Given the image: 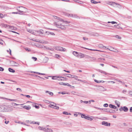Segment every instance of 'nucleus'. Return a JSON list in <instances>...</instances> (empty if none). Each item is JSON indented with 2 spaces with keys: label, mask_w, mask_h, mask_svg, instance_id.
<instances>
[{
  "label": "nucleus",
  "mask_w": 132,
  "mask_h": 132,
  "mask_svg": "<svg viewBox=\"0 0 132 132\" xmlns=\"http://www.w3.org/2000/svg\"><path fill=\"white\" fill-rule=\"evenodd\" d=\"M80 114H81V116L82 118H84V117H85V115L84 114H81V113H80Z\"/></svg>",
  "instance_id": "53"
},
{
  "label": "nucleus",
  "mask_w": 132,
  "mask_h": 132,
  "mask_svg": "<svg viewBox=\"0 0 132 132\" xmlns=\"http://www.w3.org/2000/svg\"><path fill=\"white\" fill-rule=\"evenodd\" d=\"M1 112H3V105H1Z\"/></svg>",
  "instance_id": "45"
},
{
  "label": "nucleus",
  "mask_w": 132,
  "mask_h": 132,
  "mask_svg": "<svg viewBox=\"0 0 132 132\" xmlns=\"http://www.w3.org/2000/svg\"><path fill=\"white\" fill-rule=\"evenodd\" d=\"M86 118L88 120H89L90 121H92L93 120V119L92 118L89 117L88 116Z\"/></svg>",
  "instance_id": "39"
},
{
  "label": "nucleus",
  "mask_w": 132,
  "mask_h": 132,
  "mask_svg": "<svg viewBox=\"0 0 132 132\" xmlns=\"http://www.w3.org/2000/svg\"><path fill=\"white\" fill-rule=\"evenodd\" d=\"M45 131L46 132H53V130L50 128H46Z\"/></svg>",
  "instance_id": "16"
},
{
  "label": "nucleus",
  "mask_w": 132,
  "mask_h": 132,
  "mask_svg": "<svg viewBox=\"0 0 132 132\" xmlns=\"http://www.w3.org/2000/svg\"><path fill=\"white\" fill-rule=\"evenodd\" d=\"M87 58L89 59L90 60L92 61H94L96 60V58L94 57H91L90 56H87Z\"/></svg>",
  "instance_id": "7"
},
{
  "label": "nucleus",
  "mask_w": 132,
  "mask_h": 132,
  "mask_svg": "<svg viewBox=\"0 0 132 132\" xmlns=\"http://www.w3.org/2000/svg\"><path fill=\"white\" fill-rule=\"evenodd\" d=\"M25 50L27 51H28V52H30V51L31 50H30V49H29L28 48H25Z\"/></svg>",
  "instance_id": "48"
},
{
  "label": "nucleus",
  "mask_w": 132,
  "mask_h": 132,
  "mask_svg": "<svg viewBox=\"0 0 132 132\" xmlns=\"http://www.w3.org/2000/svg\"><path fill=\"white\" fill-rule=\"evenodd\" d=\"M75 2H76L79 3L80 4H82L83 3V2L78 0H76Z\"/></svg>",
  "instance_id": "40"
},
{
  "label": "nucleus",
  "mask_w": 132,
  "mask_h": 132,
  "mask_svg": "<svg viewBox=\"0 0 132 132\" xmlns=\"http://www.w3.org/2000/svg\"><path fill=\"white\" fill-rule=\"evenodd\" d=\"M63 77H58V80L64 81V79H63Z\"/></svg>",
  "instance_id": "31"
},
{
  "label": "nucleus",
  "mask_w": 132,
  "mask_h": 132,
  "mask_svg": "<svg viewBox=\"0 0 132 132\" xmlns=\"http://www.w3.org/2000/svg\"><path fill=\"white\" fill-rule=\"evenodd\" d=\"M69 75L70 76H72V75H71L70 74H64V76H65L67 77H70V78H71V76H69Z\"/></svg>",
  "instance_id": "32"
},
{
  "label": "nucleus",
  "mask_w": 132,
  "mask_h": 132,
  "mask_svg": "<svg viewBox=\"0 0 132 132\" xmlns=\"http://www.w3.org/2000/svg\"><path fill=\"white\" fill-rule=\"evenodd\" d=\"M65 24L64 23H63L62 25H61L59 27H58V28H60L61 29H65Z\"/></svg>",
  "instance_id": "9"
},
{
  "label": "nucleus",
  "mask_w": 132,
  "mask_h": 132,
  "mask_svg": "<svg viewBox=\"0 0 132 132\" xmlns=\"http://www.w3.org/2000/svg\"><path fill=\"white\" fill-rule=\"evenodd\" d=\"M3 112H10L13 110L11 107L5 105H3Z\"/></svg>",
  "instance_id": "2"
},
{
  "label": "nucleus",
  "mask_w": 132,
  "mask_h": 132,
  "mask_svg": "<svg viewBox=\"0 0 132 132\" xmlns=\"http://www.w3.org/2000/svg\"><path fill=\"white\" fill-rule=\"evenodd\" d=\"M55 106V105L52 104H50V105H49L48 106L49 107H50V108H53V107L54 106Z\"/></svg>",
  "instance_id": "43"
},
{
  "label": "nucleus",
  "mask_w": 132,
  "mask_h": 132,
  "mask_svg": "<svg viewBox=\"0 0 132 132\" xmlns=\"http://www.w3.org/2000/svg\"><path fill=\"white\" fill-rule=\"evenodd\" d=\"M122 110H123L124 112H127L128 110V108L126 106H124L122 107Z\"/></svg>",
  "instance_id": "11"
},
{
  "label": "nucleus",
  "mask_w": 132,
  "mask_h": 132,
  "mask_svg": "<svg viewBox=\"0 0 132 132\" xmlns=\"http://www.w3.org/2000/svg\"><path fill=\"white\" fill-rule=\"evenodd\" d=\"M55 55L56 57L57 58H59V57H60V56L59 55L56 54Z\"/></svg>",
  "instance_id": "62"
},
{
  "label": "nucleus",
  "mask_w": 132,
  "mask_h": 132,
  "mask_svg": "<svg viewBox=\"0 0 132 132\" xmlns=\"http://www.w3.org/2000/svg\"><path fill=\"white\" fill-rule=\"evenodd\" d=\"M9 100L10 101H17V100L16 99H9Z\"/></svg>",
  "instance_id": "51"
},
{
  "label": "nucleus",
  "mask_w": 132,
  "mask_h": 132,
  "mask_svg": "<svg viewBox=\"0 0 132 132\" xmlns=\"http://www.w3.org/2000/svg\"><path fill=\"white\" fill-rule=\"evenodd\" d=\"M115 103L117 105L118 107H119L120 105V102L117 100H115Z\"/></svg>",
  "instance_id": "19"
},
{
  "label": "nucleus",
  "mask_w": 132,
  "mask_h": 132,
  "mask_svg": "<svg viewBox=\"0 0 132 132\" xmlns=\"http://www.w3.org/2000/svg\"><path fill=\"white\" fill-rule=\"evenodd\" d=\"M20 7L22 8V9H21V10H23V11H24V12H26V10H27V9L26 8L23 7H22V6H19L17 8H20Z\"/></svg>",
  "instance_id": "18"
},
{
  "label": "nucleus",
  "mask_w": 132,
  "mask_h": 132,
  "mask_svg": "<svg viewBox=\"0 0 132 132\" xmlns=\"http://www.w3.org/2000/svg\"><path fill=\"white\" fill-rule=\"evenodd\" d=\"M44 101L46 103H52V102H50L49 101L47 100H45Z\"/></svg>",
  "instance_id": "38"
},
{
  "label": "nucleus",
  "mask_w": 132,
  "mask_h": 132,
  "mask_svg": "<svg viewBox=\"0 0 132 132\" xmlns=\"http://www.w3.org/2000/svg\"><path fill=\"white\" fill-rule=\"evenodd\" d=\"M4 27L7 28H10V26L9 25L4 24L3 25Z\"/></svg>",
  "instance_id": "30"
},
{
  "label": "nucleus",
  "mask_w": 132,
  "mask_h": 132,
  "mask_svg": "<svg viewBox=\"0 0 132 132\" xmlns=\"http://www.w3.org/2000/svg\"><path fill=\"white\" fill-rule=\"evenodd\" d=\"M63 47H58L57 48H56V49L57 50H59L61 51H62L63 49Z\"/></svg>",
  "instance_id": "29"
},
{
  "label": "nucleus",
  "mask_w": 132,
  "mask_h": 132,
  "mask_svg": "<svg viewBox=\"0 0 132 132\" xmlns=\"http://www.w3.org/2000/svg\"><path fill=\"white\" fill-rule=\"evenodd\" d=\"M98 47L100 48H103L104 49L106 48V47L105 46H104L102 44H100L98 45Z\"/></svg>",
  "instance_id": "17"
},
{
  "label": "nucleus",
  "mask_w": 132,
  "mask_h": 132,
  "mask_svg": "<svg viewBox=\"0 0 132 132\" xmlns=\"http://www.w3.org/2000/svg\"><path fill=\"white\" fill-rule=\"evenodd\" d=\"M64 21L62 19H60L56 22L54 23V25L56 26L57 28L59 27L63 23H64Z\"/></svg>",
  "instance_id": "1"
},
{
  "label": "nucleus",
  "mask_w": 132,
  "mask_h": 132,
  "mask_svg": "<svg viewBox=\"0 0 132 132\" xmlns=\"http://www.w3.org/2000/svg\"><path fill=\"white\" fill-rule=\"evenodd\" d=\"M73 78H74L76 80H78L79 79L78 78V77L76 76H74Z\"/></svg>",
  "instance_id": "42"
},
{
  "label": "nucleus",
  "mask_w": 132,
  "mask_h": 132,
  "mask_svg": "<svg viewBox=\"0 0 132 132\" xmlns=\"http://www.w3.org/2000/svg\"><path fill=\"white\" fill-rule=\"evenodd\" d=\"M110 5H112L115 7H118V6H119L120 7H121V6L119 4L116 3L114 2H110Z\"/></svg>",
  "instance_id": "3"
},
{
  "label": "nucleus",
  "mask_w": 132,
  "mask_h": 132,
  "mask_svg": "<svg viewBox=\"0 0 132 132\" xmlns=\"http://www.w3.org/2000/svg\"><path fill=\"white\" fill-rule=\"evenodd\" d=\"M38 128L40 130H43L45 131L46 129V128H43V127H41L40 126Z\"/></svg>",
  "instance_id": "26"
},
{
  "label": "nucleus",
  "mask_w": 132,
  "mask_h": 132,
  "mask_svg": "<svg viewBox=\"0 0 132 132\" xmlns=\"http://www.w3.org/2000/svg\"><path fill=\"white\" fill-rule=\"evenodd\" d=\"M59 94H65V93L64 92H59Z\"/></svg>",
  "instance_id": "61"
},
{
  "label": "nucleus",
  "mask_w": 132,
  "mask_h": 132,
  "mask_svg": "<svg viewBox=\"0 0 132 132\" xmlns=\"http://www.w3.org/2000/svg\"><path fill=\"white\" fill-rule=\"evenodd\" d=\"M98 109H99L100 110H103V111L105 112H107V110H109V109H101L100 108H98Z\"/></svg>",
  "instance_id": "33"
},
{
  "label": "nucleus",
  "mask_w": 132,
  "mask_h": 132,
  "mask_svg": "<svg viewBox=\"0 0 132 132\" xmlns=\"http://www.w3.org/2000/svg\"><path fill=\"white\" fill-rule=\"evenodd\" d=\"M31 123H33V124H37L38 125H39V122H34L32 121L31 122Z\"/></svg>",
  "instance_id": "37"
},
{
  "label": "nucleus",
  "mask_w": 132,
  "mask_h": 132,
  "mask_svg": "<svg viewBox=\"0 0 132 132\" xmlns=\"http://www.w3.org/2000/svg\"><path fill=\"white\" fill-rule=\"evenodd\" d=\"M32 40L34 41L39 42L41 43H46V42L43 40H39L38 39H32Z\"/></svg>",
  "instance_id": "4"
},
{
  "label": "nucleus",
  "mask_w": 132,
  "mask_h": 132,
  "mask_svg": "<svg viewBox=\"0 0 132 132\" xmlns=\"http://www.w3.org/2000/svg\"><path fill=\"white\" fill-rule=\"evenodd\" d=\"M48 57H45L44 59V60H45L46 61H45V63H46L47 62V61H48Z\"/></svg>",
  "instance_id": "44"
},
{
  "label": "nucleus",
  "mask_w": 132,
  "mask_h": 132,
  "mask_svg": "<svg viewBox=\"0 0 132 132\" xmlns=\"http://www.w3.org/2000/svg\"><path fill=\"white\" fill-rule=\"evenodd\" d=\"M115 111L114 110L111 109H109V110H107V112H110L111 113H114Z\"/></svg>",
  "instance_id": "10"
},
{
  "label": "nucleus",
  "mask_w": 132,
  "mask_h": 132,
  "mask_svg": "<svg viewBox=\"0 0 132 132\" xmlns=\"http://www.w3.org/2000/svg\"><path fill=\"white\" fill-rule=\"evenodd\" d=\"M91 2L92 3L94 4H96L98 3V2H97L93 0H91Z\"/></svg>",
  "instance_id": "35"
},
{
  "label": "nucleus",
  "mask_w": 132,
  "mask_h": 132,
  "mask_svg": "<svg viewBox=\"0 0 132 132\" xmlns=\"http://www.w3.org/2000/svg\"><path fill=\"white\" fill-rule=\"evenodd\" d=\"M109 106L110 108L112 109H116L117 108V107L116 106L111 104H109Z\"/></svg>",
  "instance_id": "12"
},
{
  "label": "nucleus",
  "mask_w": 132,
  "mask_h": 132,
  "mask_svg": "<svg viewBox=\"0 0 132 132\" xmlns=\"http://www.w3.org/2000/svg\"><path fill=\"white\" fill-rule=\"evenodd\" d=\"M110 49H109V48H107V49L109 50L115 52H119L118 51L117 49H115L114 48L112 47L111 46H110Z\"/></svg>",
  "instance_id": "5"
},
{
  "label": "nucleus",
  "mask_w": 132,
  "mask_h": 132,
  "mask_svg": "<svg viewBox=\"0 0 132 132\" xmlns=\"http://www.w3.org/2000/svg\"><path fill=\"white\" fill-rule=\"evenodd\" d=\"M108 106V105L107 103H105L104 104L103 106L104 107H107Z\"/></svg>",
  "instance_id": "47"
},
{
  "label": "nucleus",
  "mask_w": 132,
  "mask_h": 132,
  "mask_svg": "<svg viewBox=\"0 0 132 132\" xmlns=\"http://www.w3.org/2000/svg\"><path fill=\"white\" fill-rule=\"evenodd\" d=\"M102 124L107 126H110V123L104 121L102 122Z\"/></svg>",
  "instance_id": "6"
},
{
  "label": "nucleus",
  "mask_w": 132,
  "mask_h": 132,
  "mask_svg": "<svg viewBox=\"0 0 132 132\" xmlns=\"http://www.w3.org/2000/svg\"><path fill=\"white\" fill-rule=\"evenodd\" d=\"M39 32L42 34H43L44 33V31L42 30H39Z\"/></svg>",
  "instance_id": "56"
},
{
  "label": "nucleus",
  "mask_w": 132,
  "mask_h": 132,
  "mask_svg": "<svg viewBox=\"0 0 132 132\" xmlns=\"http://www.w3.org/2000/svg\"><path fill=\"white\" fill-rule=\"evenodd\" d=\"M49 34H50L52 35H54L55 34H54L53 32H48V35Z\"/></svg>",
  "instance_id": "50"
},
{
  "label": "nucleus",
  "mask_w": 132,
  "mask_h": 132,
  "mask_svg": "<svg viewBox=\"0 0 132 132\" xmlns=\"http://www.w3.org/2000/svg\"><path fill=\"white\" fill-rule=\"evenodd\" d=\"M8 70L9 72L12 73H14L15 72V71L14 70L10 68L8 69Z\"/></svg>",
  "instance_id": "25"
},
{
  "label": "nucleus",
  "mask_w": 132,
  "mask_h": 132,
  "mask_svg": "<svg viewBox=\"0 0 132 132\" xmlns=\"http://www.w3.org/2000/svg\"><path fill=\"white\" fill-rule=\"evenodd\" d=\"M3 15L2 13H0V18H2L3 17Z\"/></svg>",
  "instance_id": "54"
},
{
  "label": "nucleus",
  "mask_w": 132,
  "mask_h": 132,
  "mask_svg": "<svg viewBox=\"0 0 132 132\" xmlns=\"http://www.w3.org/2000/svg\"><path fill=\"white\" fill-rule=\"evenodd\" d=\"M85 56L84 55L81 53H79V55L78 57H80L81 58L84 57Z\"/></svg>",
  "instance_id": "22"
},
{
  "label": "nucleus",
  "mask_w": 132,
  "mask_h": 132,
  "mask_svg": "<svg viewBox=\"0 0 132 132\" xmlns=\"http://www.w3.org/2000/svg\"><path fill=\"white\" fill-rule=\"evenodd\" d=\"M59 84L61 85H65V86H70L71 85L68 83H65L63 82H60L59 83Z\"/></svg>",
  "instance_id": "8"
},
{
  "label": "nucleus",
  "mask_w": 132,
  "mask_h": 132,
  "mask_svg": "<svg viewBox=\"0 0 132 132\" xmlns=\"http://www.w3.org/2000/svg\"><path fill=\"white\" fill-rule=\"evenodd\" d=\"M54 18L55 19H57L58 20H59L60 19V18H59V17H58L56 16H54Z\"/></svg>",
  "instance_id": "46"
},
{
  "label": "nucleus",
  "mask_w": 132,
  "mask_h": 132,
  "mask_svg": "<svg viewBox=\"0 0 132 132\" xmlns=\"http://www.w3.org/2000/svg\"><path fill=\"white\" fill-rule=\"evenodd\" d=\"M63 114H66V115H67V114H68V112H66V111H64V112H63Z\"/></svg>",
  "instance_id": "59"
},
{
  "label": "nucleus",
  "mask_w": 132,
  "mask_h": 132,
  "mask_svg": "<svg viewBox=\"0 0 132 132\" xmlns=\"http://www.w3.org/2000/svg\"><path fill=\"white\" fill-rule=\"evenodd\" d=\"M128 131L129 132H132V128H130L129 129Z\"/></svg>",
  "instance_id": "64"
},
{
  "label": "nucleus",
  "mask_w": 132,
  "mask_h": 132,
  "mask_svg": "<svg viewBox=\"0 0 132 132\" xmlns=\"http://www.w3.org/2000/svg\"><path fill=\"white\" fill-rule=\"evenodd\" d=\"M17 10L19 12H20V13H18V14H23V13L22 12H24V11H20V10H19V9L18 8L17 9Z\"/></svg>",
  "instance_id": "27"
},
{
  "label": "nucleus",
  "mask_w": 132,
  "mask_h": 132,
  "mask_svg": "<svg viewBox=\"0 0 132 132\" xmlns=\"http://www.w3.org/2000/svg\"><path fill=\"white\" fill-rule=\"evenodd\" d=\"M31 73H36V74L39 75H45V74L44 73H41L39 72H34V71H31Z\"/></svg>",
  "instance_id": "15"
},
{
  "label": "nucleus",
  "mask_w": 132,
  "mask_h": 132,
  "mask_svg": "<svg viewBox=\"0 0 132 132\" xmlns=\"http://www.w3.org/2000/svg\"><path fill=\"white\" fill-rule=\"evenodd\" d=\"M4 70V69L2 67H0V71H3Z\"/></svg>",
  "instance_id": "52"
},
{
  "label": "nucleus",
  "mask_w": 132,
  "mask_h": 132,
  "mask_svg": "<svg viewBox=\"0 0 132 132\" xmlns=\"http://www.w3.org/2000/svg\"><path fill=\"white\" fill-rule=\"evenodd\" d=\"M71 16L72 17L75 18H77L78 17V16L76 14H71Z\"/></svg>",
  "instance_id": "34"
},
{
  "label": "nucleus",
  "mask_w": 132,
  "mask_h": 132,
  "mask_svg": "<svg viewBox=\"0 0 132 132\" xmlns=\"http://www.w3.org/2000/svg\"><path fill=\"white\" fill-rule=\"evenodd\" d=\"M102 120H108V118H107V117H104L102 119Z\"/></svg>",
  "instance_id": "55"
},
{
  "label": "nucleus",
  "mask_w": 132,
  "mask_h": 132,
  "mask_svg": "<svg viewBox=\"0 0 132 132\" xmlns=\"http://www.w3.org/2000/svg\"><path fill=\"white\" fill-rule=\"evenodd\" d=\"M11 62L13 63V64L14 65V66H16V65H15V64L16 63V64H18L17 63H16V62H15L14 61H12Z\"/></svg>",
  "instance_id": "49"
},
{
  "label": "nucleus",
  "mask_w": 132,
  "mask_h": 132,
  "mask_svg": "<svg viewBox=\"0 0 132 132\" xmlns=\"http://www.w3.org/2000/svg\"><path fill=\"white\" fill-rule=\"evenodd\" d=\"M34 107L37 109H39V106H37L36 105H35Z\"/></svg>",
  "instance_id": "57"
},
{
  "label": "nucleus",
  "mask_w": 132,
  "mask_h": 132,
  "mask_svg": "<svg viewBox=\"0 0 132 132\" xmlns=\"http://www.w3.org/2000/svg\"><path fill=\"white\" fill-rule=\"evenodd\" d=\"M52 103L53 104H55V106L53 107V108H54L55 109H58L59 108V107L58 106H56V104L54 103V102H52Z\"/></svg>",
  "instance_id": "24"
},
{
  "label": "nucleus",
  "mask_w": 132,
  "mask_h": 132,
  "mask_svg": "<svg viewBox=\"0 0 132 132\" xmlns=\"http://www.w3.org/2000/svg\"><path fill=\"white\" fill-rule=\"evenodd\" d=\"M115 80L116 81H117L118 82L120 83H121L123 85H124L125 84L124 82L122 81L119 80H118L117 79H115Z\"/></svg>",
  "instance_id": "23"
},
{
  "label": "nucleus",
  "mask_w": 132,
  "mask_h": 132,
  "mask_svg": "<svg viewBox=\"0 0 132 132\" xmlns=\"http://www.w3.org/2000/svg\"><path fill=\"white\" fill-rule=\"evenodd\" d=\"M23 108L27 110H29L31 109V107L29 106H24L23 107Z\"/></svg>",
  "instance_id": "14"
},
{
  "label": "nucleus",
  "mask_w": 132,
  "mask_h": 132,
  "mask_svg": "<svg viewBox=\"0 0 132 132\" xmlns=\"http://www.w3.org/2000/svg\"><path fill=\"white\" fill-rule=\"evenodd\" d=\"M24 96H26V97H27L28 98H29L31 97L29 95H24Z\"/></svg>",
  "instance_id": "63"
},
{
  "label": "nucleus",
  "mask_w": 132,
  "mask_h": 132,
  "mask_svg": "<svg viewBox=\"0 0 132 132\" xmlns=\"http://www.w3.org/2000/svg\"><path fill=\"white\" fill-rule=\"evenodd\" d=\"M58 77L56 76H54L52 77V79L54 80H57L58 79Z\"/></svg>",
  "instance_id": "36"
},
{
  "label": "nucleus",
  "mask_w": 132,
  "mask_h": 132,
  "mask_svg": "<svg viewBox=\"0 0 132 132\" xmlns=\"http://www.w3.org/2000/svg\"><path fill=\"white\" fill-rule=\"evenodd\" d=\"M45 93H48V94L49 95L52 96L53 95V94L52 92H51L48 91H45Z\"/></svg>",
  "instance_id": "28"
},
{
  "label": "nucleus",
  "mask_w": 132,
  "mask_h": 132,
  "mask_svg": "<svg viewBox=\"0 0 132 132\" xmlns=\"http://www.w3.org/2000/svg\"><path fill=\"white\" fill-rule=\"evenodd\" d=\"M98 72H99L102 73H103V74L106 75H107L108 74V73L104 71H103L101 70H98Z\"/></svg>",
  "instance_id": "13"
},
{
  "label": "nucleus",
  "mask_w": 132,
  "mask_h": 132,
  "mask_svg": "<svg viewBox=\"0 0 132 132\" xmlns=\"http://www.w3.org/2000/svg\"><path fill=\"white\" fill-rule=\"evenodd\" d=\"M94 81L95 82H97V83H100L101 82H102V83H103V82H105L104 81H103V80H99V81H98V80H97L95 79L94 80Z\"/></svg>",
  "instance_id": "21"
},
{
  "label": "nucleus",
  "mask_w": 132,
  "mask_h": 132,
  "mask_svg": "<svg viewBox=\"0 0 132 132\" xmlns=\"http://www.w3.org/2000/svg\"><path fill=\"white\" fill-rule=\"evenodd\" d=\"M79 54L78 52H75V51H73V54L75 56H77V57H78Z\"/></svg>",
  "instance_id": "20"
},
{
  "label": "nucleus",
  "mask_w": 132,
  "mask_h": 132,
  "mask_svg": "<svg viewBox=\"0 0 132 132\" xmlns=\"http://www.w3.org/2000/svg\"><path fill=\"white\" fill-rule=\"evenodd\" d=\"M46 49L47 50H50L52 51H53L54 50V49L53 48H50L48 47H46Z\"/></svg>",
  "instance_id": "41"
},
{
  "label": "nucleus",
  "mask_w": 132,
  "mask_h": 132,
  "mask_svg": "<svg viewBox=\"0 0 132 132\" xmlns=\"http://www.w3.org/2000/svg\"><path fill=\"white\" fill-rule=\"evenodd\" d=\"M111 23L112 24L117 23V22H116L113 21L111 22Z\"/></svg>",
  "instance_id": "60"
},
{
  "label": "nucleus",
  "mask_w": 132,
  "mask_h": 132,
  "mask_svg": "<svg viewBox=\"0 0 132 132\" xmlns=\"http://www.w3.org/2000/svg\"><path fill=\"white\" fill-rule=\"evenodd\" d=\"M32 58L35 61H36L37 60V58L36 57H32Z\"/></svg>",
  "instance_id": "58"
}]
</instances>
